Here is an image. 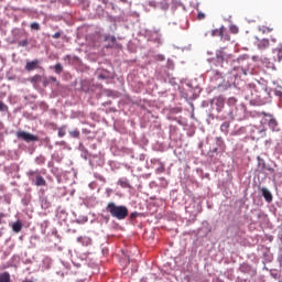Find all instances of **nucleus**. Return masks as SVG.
Listing matches in <instances>:
<instances>
[{
  "mask_svg": "<svg viewBox=\"0 0 282 282\" xmlns=\"http://www.w3.org/2000/svg\"><path fill=\"white\" fill-rule=\"evenodd\" d=\"M39 65H41V61L34 59L32 62H28L25 65L26 72H34V69H39Z\"/></svg>",
  "mask_w": 282,
  "mask_h": 282,
  "instance_id": "4",
  "label": "nucleus"
},
{
  "mask_svg": "<svg viewBox=\"0 0 282 282\" xmlns=\"http://www.w3.org/2000/svg\"><path fill=\"white\" fill-rule=\"evenodd\" d=\"M218 150H219V148H216V149L214 150V153H217Z\"/></svg>",
  "mask_w": 282,
  "mask_h": 282,
  "instance_id": "40",
  "label": "nucleus"
},
{
  "mask_svg": "<svg viewBox=\"0 0 282 282\" xmlns=\"http://www.w3.org/2000/svg\"><path fill=\"white\" fill-rule=\"evenodd\" d=\"M273 31H274V28L272 26H265V25L259 26V32H261L262 34H270V32H273Z\"/></svg>",
  "mask_w": 282,
  "mask_h": 282,
  "instance_id": "11",
  "label": "nucleus"
},
{
  "mask_svg": "<svg viewBox=\"0 0 282 282\" xmlns=\"http://www.w3.org/2000/svg\"><path fill=\"white\" fill-rule=\"evenodd\" d=\"M42 83H43V87H47V85H50V78L43 77Z\"/></svg>",
  "mask_w": 282,
  "mask_h": 282,
  "instance_id": "28",
  "label": "nucleus"
},
{
  "mask_svg": "<svg viewBox=\"0 0 282 282\" xmlns=\"http://www.w3.org/2000/svg\"><path fill=\"white\" fill-rule=\"evenodd\" d=\"M37 164H45V156H40L36 159Z\"/></svg>",
  "mask_w": 282,
  "mask_h": 282,
  "instance_id": "29",
  "label": "nucleus"
},
{
  "mask_svg": "<svg viewBox=\"0 0 282 282\" xmlns=\"http://www.w3.org/2000/svg\"><path fill=\"white\" fill-rule=\"evenodd\" d=\"M164 163H162V161H159V167L156 169V173H164Z\"/></svg>",
  "mask_w": 282,
  "mask_h": 282,
  "instance_id": "21",
  "label": "nucleus"
},
{
  "mask_svg": "<svg viewBox=\"0 0 282 282\" xmlns=\"http://www.w3.org/2000/svg\"><path fill=\"white\" fill-rule=\"evenodd\" d=\"M31 30H35V31L41 30V24H39L37 22L31 23Z\"/></svg>",
  "mask_w": 282,
  "mask_h": 282,
  "instance_id": "24",
  "label": "nucleus"
},
{
  "mask_svg": "<svg viewBox=\"0 0 282 282\" xmlns=\"http://www.w3.org/2000/svg\"><path fill=\"white\" fill-rule=\"evenodd\" d=\"M118 184L121 186V188H131V184H129L127 178L119 180Z\"/></svg>",
  "mask_w": 282,
  "mask_h": 282,
  "instance_id": "13",
  "label": "nucleus"
},
{
  "mask_svg": "<svg viewBox=\"0 0 282 282\" xmlns=\"http://www.w3.org/2000/svg\"><path fill=\"white\" fill-rule=\"evenodd\" d=\"M29 80H30V83L33 84L34 87H36V84H37V83H41V80H43V76H41V75H35V76L29 78Z\"/></svg>",
  "mask_w": 282,
  "mask_h": 282,
  "instance_id": "12",
  "label": "nucleus"
},
{
  "mask_svg": "<svg viewBox=\"0 0 282 282\" xmlns=\"http://www.w3.org/2000/svg\"><path fill=\"white\" fill-rule=\"evenodd\" d=\"M156 61H165L164 55H158V56H156Z\"/></svg>",
  "mask_w": 282,
  "mask_h": 282,
  "instance_id": "36",
  "label": "nucleus"
},
{
  "mask_svg": "<svg viewBox=\"0 0 282 282\" xmlns=\"http://www.w3.org/2000/svg\"><path fill=\"white\" fill-rule=\"evenodd\" d=\"M77 241L79 243H83L84 246H91V238H89L87 236L77 238Z\"/></svg>",
  "mask_w": 282,
  "mask_h": 282,
  "instance_id": "9",
  "label": "nucleus"
},
{
  "mask_svg": "<svg viewBox=\"0 0 282 282\" xmlns=\"http://www.w3.org/2000/svg\"><path fill=\"white\" fill-rule=\"evenodd\" d=\"M0 111H8V105L0 100Z\"/></svg>",
  "mask_w": 282,
  "mask_h": 282,
  "instance_id": "26",
  "label": "nucleus"
},
{
  "mask_svg": "<svg viewBox=\"0 0 282 282\" xmlns=\"http://www.w3.org/2000/svg\"><path fill=\"white\" fill-rule=\"evenodd\" d=\"M274 54H276L279 63L282 61V47H278L273 51Z\"/></svg>",
  "mask_w": 282,
  "mask_h": 282,
  "instance_id": "18",
  "label": "nucleus"
},
{
  "mask_svg": "<svg viewBox=\"0 0 282 282\" xmlns=\"http://www.w3.org/2000/svg\"><path fill=\"white\" fill-rule=\"evenodd\" d=\"M18 140H23V142H39V138L30 132L19 130L15 133Z\"/></svg>",
  "mask_w": 282,
  "mask_h": 282,
  "instance_id": "3",
  "label": "nucleus"
},
{
  "mask_svg": "<svg viewBox=\"0 0 282 282\" xmlns=\"http://www.w3.org/2000/svg\"><path fill=\"white\" fill-rule=\"evenodd\" d=\"M48 83H56V85H59L58 79H56L54 76L48 77Z\"/></svg>",
  "mask_w": 282,
  "mask_h": 282,
  "instance_id": "31",
  "label": "nucleus"
},
{
  "mask_svg": "<svg viewBox=\"0 0 282 282\" xmlns=\"http://www.w3.org/2000/svg\"><path fill=\"white\" fill-rule=\"evenodd\" d=\"M241 59H235V56L232 54H228L224 51H219V53L216 55V63L220 65V67L224 70H216V76H224V74H232V70L228 68L226 65L234 66V69H241L243 72V67L237 65L239 64Z\"/></svg>",
  "mask_w": 282,
  "mask_h": 282,
  "instance_id": "1",
  "label": "nucleus"
},
{
  "mask_svg": "<svg viewBox=\"0 0 282 282\" xmlns=\"http://www.w3.org/2000/svg\"><path fill=\"white\" fill-rule=\"evenodd\" d=\"M62 33L61 32H56L55 34L52 35L53 39H61Z\"/></svg>",
  "mask_w": 282,
  "mask_h": 282,
  "instance_id": "34",
  "label": "nucleus"
},
{
  "mask_svg": "<svg viewBox=\"0 0 282 282\" xmlns=\"http://www.w3.org/2000/svg\"><path fill=\"white\" fill-rule=\"evenodd\" d=\"M278 124H279V123L276 122V119L271 118V119L269 120V127H270V129H272L273 131L276 129Z\"/></svg>",
  "mask_w": 282,
  "mask_h": 282,
  "instance_id": "17",
  "label": "nucleus"
},
{
  "mask_svg": "<svg viewBox=\"0 0 282 282\" xmlns=\"http://www.w3.org/2000/svg\"><path fill=\"white\" fill-rule=\"evenodd\" d=\"M228 129H230V123L227 122V121H225V122L220 126V131L227 135Z\"/></svg>",
  "mask_w": 282,
  "mask_h": 282,
  "instance_id": "15",
  "label": "nucleus"
},
{
  "mask_svg": "<svg viewBox=\"0 0 282 282\" xmlns=\"http://www.w3.org/2000/svg\"><path fill=\"white\" fill-rule=\"evenodd\" d=\"M0 127H1V122H0Z\"/></svg>",
  "mask_w": 282,
  "mask_h": 282,
  "instance_id": "47",
  "label": "nucleus"
},
{
  "mask_svg": "<svg viewBox=\"0 0 282 282\" xmlns=\"http://www.w3.org/2000/svg\"><path fill=\"white\" fill-rule=\"evenodd\" d=\"M107 78H109V76L105 75V74H99L98 75V79L99 80H107Z\"/></svg>",
  "mask_w": 282,
  "mask_h": 282,
  "instance_id": "32",
  "label": "nucleus"
},
{
  "mask_svg": "<svg viewBox=\"0 0 282 282\" xmlns=\"http://www.w3.org/2000/svg\"><path fill=\"white\" fill-rule=\"evenodd\" d=\"M261 193H262V197H264L265 202H268L270 204V202H272V193L269 192V189L265 187L261 188Z\"/></svg>",
  "mask_w": 282,
  "mask_h": 282,
  "instance_id": "5",
  "label": "nucleus"
},
{
  "mask_svg": "<svg viewBox=\"0 0 282 282\" xmlns=\"http://www.w3.org/2000/svg\"><path fill=\"white\" fill-rule=\"evenodd\" d=\"M106 41H111V43H115L116 36H106Z\"/></svg>",
  "mask_w": 282,
  "mask_h": 282,
  "instance_id": "33",
  "label": "nucleus"
},
{
  "mask_svg": "<svg viewBox=\"0 0 282 282\" xmlns=\"http://www.w3.org/2000/svg\"><path fill=\"white\" fill-rule=\"evenodd\" d=\"M224 32H226V28L220 26L219 29H215L212 31V36H220L224 39Z\"/></svg>",
  "mask_w": 282,
  "mask_h": 282,
  "instance_id": "8",
  "label": "nucleus"
},
{
  "mask_svg": "<svg viewBox=\"0 0 282 282\" xmlns=\"http://www.w3.org/2000/svg\"><path fill=\"white\" fill-rule=\"evenodd\" d=\"M20 47H28V40H22L18 43Z\"/></svg>",
  "mask_w": 282,
  "mask_h": 282,
  "instance_id": "27",
  "label": "nucleus"
},
{
  "mask_svg": "<svg viewBox=\"0 0 282 282\" xmlns=\"http://www.w3.org/2000/svg\"><path fill=\"white\" fill-rule=\"evenodd\" d=\"M1 235H2V234H1V231H0V237H1Z\"/></svg>",
  "mask_w": 282,
  "mask_h": 282,
  "instance_id": "45",
  "label": "nucleus"
},
{
  "mask_svg": "<svg viewBox=\"0 0 282 282\" xmlns=\"http://www.w3.org/2000/svg\"><path fill=\"white\" fill-rule=\"evenodd\" d=\"M234 32H235V33H237V32H238L237 28H235V29H234Z\"/></svg>",
  "mask_w": 282,
  "mask_h": 282,
  "instance_id": "42",
  "label": "nucleus"
},
{
  "mask_svg": "<svg viewBox=\"0 0 282 282\" xmlns=\"http://www.w3.org/2000/svg\"><path fill=\"white\" fill-rule=\"evenodd\" d=\"M196 10H197V20L204 21V19H206V14L202 12L199 9H196Z\"/></svg>",
  "mask_w": 282,
  "mask_h": 282,
  "instance_id": "20",
  "label": "nucleus"
},
{
  "mask_svg": "<svg viewBox=\"0 0 282 282\" xmlns=\"http://www.w3.org/2000/svg\"><path fill=\"white\" fill-rule=\"evenodd\" d=\"M261 137L265 138V129L260 130Z\"/></svg>",
  "mask_w": 282,
  "mask_h": 282,
  "instance_id": "38",
  "label": "nucleus"
},
{
  "mask_svg": "<svg viewBox=\"0 0 282 282\" xmlns=\"http://www.w3.org/2000/svg\"><path fill=\"white\" fill-rule=\"evenodd\" d=\"M261 96H259V95H256L254 96V94H251V98H252V100H257V98H260Z\"/></svg>",
  "mask_w": 282,
  "mask_h": 282,
  "instance_id": "37",
  "label": "nucleus"
},
{
  "mask_svg": "<svg viewBox=\"0 0 282 282\" xmlns=\"http://www.w3.org/2000/svg\"><path fill=\"white\" fill-rule=\"evenodd\" d=\"M70 138H80V130L75 129L73 131H69Z\"/></svg>",
  "mask_w": 282,
  "mask_h": 282,
  "instance_id": "19",
  "label": "nucleus"
},
{
  "mask_svg": "<svg viewBox=\"0 0 282 282\" xmlns=\"http://www.w3.org/2000/svg\"><path fill=\"white\" fill-rule=\"evenodd\" d=\"M34 175H39V171H32L31 170V171L28 172L29 177H34Z\"/></svg>",
  "mask_w": 282,
  "mask_h": 282,
  "instance_id": "30",
  "label": "nucleus"
},
{
  "mask_svg": "<svg viewBox=\"0 0 282 282\" xmlns=\"http://www.w3.org/2000/svg\"><path fill=\"white\" fill-rule=\"evenodd\" d=\"M271 43H276V39L272 37Z\"/></svg>",
  "mask_w": 282,
  "mask_h": 282,
  "instance_id": "39",
  "label": "nucleus"
},
{
  "mask_svg": "<svg viewBox=\"0 0 282 282\" xmlns=\"http://www.w3.org/2000/svg\"><path fill=\"white\" fill-rule=\"evenodd\" d=\"M106 210L107 213H110L111 217H115V219L122 220L129 217V209L127 206H118L116 203H108Z\"/></svg>",
  "mask_w": 282,
  "mask_h": 282,
  "instance_id": "2",
  "label": "nucleus"
},
{
  "mask_svg": "<svg viewBox=\"0 0 282 282\" xmlns=\"http://www.w3.org/2000/svg\"><path fill=\"white\" fill-rule=\"evenodd\" d=\"M150 6H155L153 2H150Z\"/></svg>",
  "mask_w": 282,
  "mask_h": 282,
  "instance_id": "43",
  "label": "nucleus"
},
{
  "mask_svg": "<svg viewBox=\"0 0 282 282\" xmlns=\"http://www.w3.org/2000/svg\"><path fill=\"white\" fill-rule=\"evenodd\" d=\"M216 105L218 107V111H221V109H224V99H217Z\"/></svg>",
  "mask_w": 282,
  "mask_h": 282,
  "instance_id": "22",
  "label": "nucleus"
},
{
  "mask_svg": "<svg viewBox=\"0 0 282 282\" xmlns=\"http://www.w3.org/2000/svg\"><path fill=\"white\" fill-rule=\"evenodd\" d=\"M268 67H272V64L269 63V66Z\"/></svg>",
  "mask_w": 282,
  "mask_h": 282,
  "instance_id": "44",
  "label": "nucleus"
},
{
  "mask_svg": "<svg viewBox=\"0 0 282 282\" xmlns=\"http://www.w3.org/2000/svg\"><path fill=\"white\" fill-rule=\"evenodd\" d=\"M216 144L221 149V147H224V139L221 137H217Z\"/></svg>",
  "mask_w": 282,
  "mask_h": 282,
  "instance_id": "23",
  "label": "nucleus"
},
{
  "mask_svg": "<svg viewBox=\"0 0 282 282\" xmlns=\"http://www.w3.org/2000/svg\"><path fill=\"white\" fill-rule=\"evenodd\" d=\"M0 282H11L10 273L8 272L0 273Z\"/></svg>",
  "mask_w": 282,
  "mask_h": 282,
  "instance_id": "14",
  "label": "nucleus"
},
{
  "mask_svg": "<svg viewBox=\"0 0 282 282\" xmlns=\"http://www.w3.org/2000/svg\"><path fill=\"white\" fill-rule=\"evenodd\" d=\"M247 91H257V86H249Z\"/></svg>",
  "mask_w": 282,
  "mask_h": 282,
  "instance_id": "35",
  "label": "nucleus"
},
{
  "mask_svg": "<svg viewBox=\"0 0 282 282\" xmlns=\"http://www.w3.org/2000/svg\"><path fill=\"white\" fill-rule=\"evenodd\" d=\"M53 69L55 74H62L63 73V65L61 63H57L53 66Z\"/></svg>",
  "mask_w": 282,
  "mask_h": 282,
  "instance_id": "16",
  "label": "nucleus"
},
{
  "mask_svg": "<svg viewBox=\"0 0 282 282\" xmlns=\"http://www.w3.org/2000/svg\"><path fill=\"white\" fill-rule=\"evenodd\" d=\"M0 224H1V218H0Z\"/></svg>",
  "mask_w": 282,
  "mask_h": 282,
  "instance_id": "46",
  "label": "nucleus"
},
{
  "mask_svg": "<svg viewBox=\"0 0 282 282\" xmlns=\"http://www.w3.org/2000/svg\"><path fill=\"white\" fill-rule=\"evenodd\" d=\"M57 134H58V138H65V134H66L65 127L59 128Z\"/></svg>",
  "mask_w": 282,
  "mask_h": 282,
  "instance_id": "25",
  "label": "nucleus"
},
{
  "mask_svg": "<svg viewBox=\"0 0 282 282\" xmlns=\"http://www.w3.org/2000/svg\"><path fill=\"white\" fill-rule=\"evenodd\" d=\"M234 32H235V33H237V32H238L237 28H235V29H234Z\"/></svg>",
  "mask_w": 282,
  "mask_h": 282,
  "instance_id": "41",
  "label": "nucleus"
},
{
  "mask_svg": "<svg viewBox=\"0 0 282 282\" xmlns=\"http://www.w3.org/2000/svg\"><path fill=\"white\" fill-rule=\"evenodd\" d=\"M258 47L260 50H268V47H270V40L268 39H262L258 42Z\"/></svg>",
  "mask_w": 282,
  "mask_h": 282,
  "instance_id": "7",
  "label": "nucleus"
},
{
  "mask_svg": "<svg viewBox=\"0 0 282 282\" xmlns=\"http://www.w3.org/2000/svg\"><path fill=\"white\" fill-rule=\"evenodd\" d=\"M35 186H47V181H45V178L41 175H36L35 177V182H34Z\"/></svg>",
  "mask_w": 282,
  "mask_h": 282,
  "instance_id": "6",
  "label": "nucleus"
},
{
  "mask_svg": "<svg viewBox=\"0 0 282 282\" xmlns=\"http://www.w3.org/2000/svg\"><path fill=\"white\" fill-rule=\"evenodd\" d=\"M12 230L13 232H21V230H23V224L19 220L13 223Z\"/></svg>",
  "mask_w": 282,
  "mask_h": 282,
  "instance_id": "10",
  "label": "nucleus"
}]
</instances>
